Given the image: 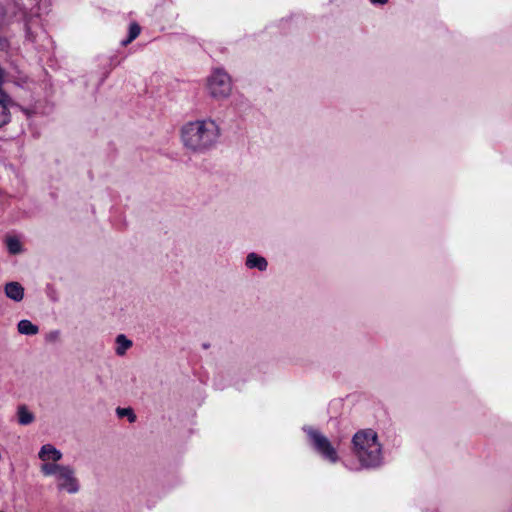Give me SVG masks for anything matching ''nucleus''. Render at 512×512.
I'll return each instance as SVG.
<instances>
[{
	"mask_svg": "<svg viewBox=\"0 0 512 512\" xmlns=\"http://www.w3.org/2000/svg\"><path fill=\"white\" fill-rule=\"evenodd\" d=\"M221 128L212 118H202L184 123L180 128V141L192 154L202 155L213 150L219 143Z\"/></svg>",
	"mask_w": 512,
	"mask_h": 512,
	"instance_id": "obj_1",
	"label": "nucleus"
},
{
	"mask_svg": "<svg viewBox=\"0 0 512 512\" xmlns=\"http://www.w3.org/2000/svg\"><path fill=\"white\" fill-rule=\"evenodd\" d=\"M351 442V450L360 469H375L383 464V445L375 430L361 429L353 435Z\"/></svg>",
	"mask_w": 512,
	"mask_h": 512,
	"instance_id": "obj_2",
	"label": "nucleus"
},
{
	"mask_svg": "<svg viewBox=\"0 0 512 512\" xmlns=\"http://www.w3.org/2000/svg\"><path fill=\"white\" fill-rule=\"evenodd\" d=\"M40 471L44 476L54 478L59 492L76 494L80 491L81 486L74 467L62 464L45 465L40 466Z\"/></svg>",
	"mask_w": 512,
	"mask_h": 512,
	"instance_id": "obj_3",
	"label": "nucleus"
},
{
	"mask_svg": "<svg viewBox=\"0 0 512 512\" xmlns=\"http://www.w3.org/2000/svg\"><path fill=\"white\" fill-rule=\"evenodd\" d=\"M204 88L213 100H225L232 93L231 77L224 69L215 68L206 77Z\"/></svg>",
	"mask_w": 512,
	"mask_h": 512,
	"instance_id": "obj_4",
	"label": "nucleus"
},
{
	"mask_svg": "<svg viewBox=\"0 0 512 512\" xmlns=\"http://www.w3.org/2000/svg\"><path fill=\"white\" fill-rule=\"evenodd\" d=\"M303 431L308 437L309 445L322 459L332 464L339 461V455L332 442L318 429L312 426H304Z\"/></svg>",
	"mask_w": 512,
	"mask_h": 512,
	"instance_id": "obj_5",
	"label": "nucleus"
},
{
	"mask_svg": "<svg viewBox=\"0 0 512 512\" xmlns=\"http://www.w3.org/2000/svg\"><path fill=\"white\" fill-rule=\"evenodd\" d=\"M38 457L42 461L41 466L60 465L58 462L62 459V452L52 444H44L39 452Z\"/></svg>",
	"mask_w": 512,
	"mask_h": 512,
	"instance_id": "obj_6",
	"label": "nucleus"
},
{
	"mask_svg": "<svg viewBox=\"0 0 512 512\" xmlns=\"http://www.w3.org/2000/svg\"><path fill=\"white\" fill-rule=\"evenodd\" d=\"M245 266L248 269L258 270L260 272H264L268 268V261L265 257L255 253L250 252L246 256Z\"/></svg>",
	"mask_w": 512,
	"mask_h": 512,
	"instance_id": "obj_7",
	"label": "nucleus"
},
{
	"mask_svg": "<svg viewBox=\"0 0 512 512\" xmlns=\"http://www.w3.org/2000/svg\"><path fill=\"white\" fill-rule=\"evenodd\" d=\"M5 296L15 302H20L24 298V287L16 281H11L4 286Z\"/></svg>",
	"mask_w": 512,
	"mask_h": 512,
	"instance_id": "obj_8",
	"label": "nucleus"
},
{
	"mask_svg": "<svg viewBox=\"0 0 512 512\" xmlns=\"http://www.w3.org/2000/svg\"><path fill=\"white\" fill-rule=\"evenodd\" d=\"M17 422L20 425L26 426L35 420L34 414L28 409L26 405H20L17 408Z\"/></svg>",
	"mask_w": 512,
	"mask_h": 512,
	"instance_id": "obj_9",
	"label": "nucleus"
},
{
	"mask_svg": "<svg viewBox=\"0 0 512 512\" xmlns=\"http://www.w3.org/2000/svg\"><path fill=\"white\" fill-rule=\"evenodd\" d=\"M115 342H116L115 353L118 356L125 355L127 350H129L133 345L132 341L129 340L124 334H119L116 337Z\"/></svg>",
	"mask_w": 512,
	"mask_h": 512,
	"instance_id": "obj_10",
	"label": "nucleus"
},
{
	"mask_svg": "<svg viewBox=\"0 0 512 512\" xmlns=\"http://www.w3.org/2000/svg\"><path fill=\"white\" fill-rule=\"evenodd\" d=\"M17 329L20 334L29 336L36 335L39 332L38 326L27 319L20 320L17 324Z\"/></svg>",
	"mask_w": 512,
	"mask_h": 512,
	"instance_id": "obj_11",
	"label": "nucleus"
},
{
	"mask_svg": "<svg viewBox=\"0 0 512 512\" xmlns=\"http://www.w3.org/2000/svg\"><path fill=\"white\" fill-rule=\"evenodd\" d=\"M8 252L12 255H17L22 252V243L15 236H8L5 240Z\"/></svg>",
	"mask_w": 512,
	"mask_h": 512,
	"instance_id": "obj_12",
	"label": "nucleus"
},
{
	"mask_svg": "<svg viewBox=\"0 0 512 512\" xmlns=\"http://www.w3.org/2000/svg\"><path fill=\"white\" fill-rule=\"evenodd\" d=\"M140 31H141V28L137 23H135V22L130 23L128 37L126 39L122 40L121 44L123 46H126L129 43H131L133 40H135L139 36Z\"/></svg>",
	"mask_w": 512,
	"mask_h": 512,
	"instance_id": "obj_13",
	"label": "nucleus"
},
{
	"mask_svg": "<svg viewBox=\"0 0 512 512\" xmlns=\"http://www.w3.org/2000/svg\"><path fill=\"white\" fill-rule=\"evenodd\" d=\"M116 414L119 418L127 417L128 421L130 423H133L136 421V415H135L134 411L129 407L128 408L118 407L116 409Z\"/></svg>",
	"mask_w": 512,
	"mask_h": 512,
	"instance_id": "obj_14",
	"label": "nucleus"
},
{
	"mask_svg": "<svg viewBox=\"0 0 512 512\" xmlns=\"http://www.w3.org/2000/svg\"><path fill=\"white\" fill-rule=\"evenodd\" d=\"M60 338L59 330H52L46 335V340L48 342H56Z\"/></svg>",
	"mask_w": 512,
	"mask_h": 512,
	"instance_id": "obj_15",
	"label": "nucleus"
},
{
	"mask_svg": "<svg viewBox=\"0 0 512 512\" xmlns=\"http://www.w3.org/2000/svg\"><path fill=\"white\" fill-rule=\"evenodd\" d=\"M373 5H384L388 2V0H370Z\"/></svg>",
	"mask_w": 512,
	"mask_h": 512,
	"instance_id": "obj_16",
	"label": "nucleus"
},
{
	"mask_svg": "<svg viewBox=\"0 0 512 512\" xmlns=\"http://www.w3.org/2000/svg\"><path fill=\"white\" fill-rule=\"evenodd\" d=\"M27 35L30 39L34 40V38L32 36V32H31V27L29 25L27 26Z\"/></svg>",
	"mask_w": 512,
	"mask_h": 512,
	"instance_id": "obj_17",
	"label": "nucleus"
}]
</instances>
